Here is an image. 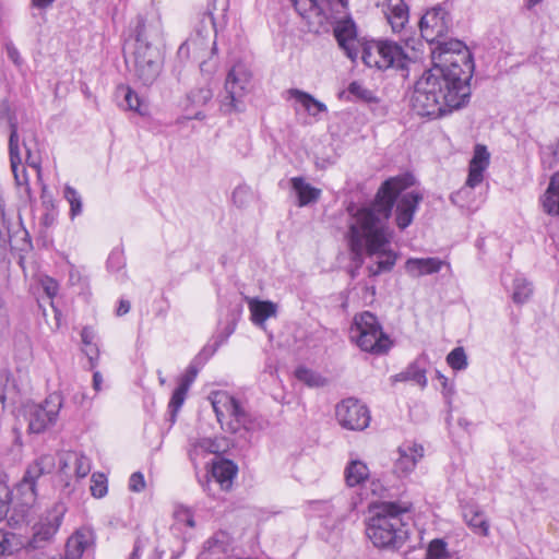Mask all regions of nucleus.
<instances>
[{
	"label": "nucleus",
	"mask_w": 559,
	"mask_h": 559,
	"mask_svg": "<svg viewBox=\"0 0 559 559\" xmlns=\"http://www.w3.org/2000/svg\"><path fill=\"white\" fill-rule=\"evenodd\" d=\"M21 547V542L16 534L0 530V558L13 555Z\"/></svg>",
	"instance_id": "37"
},
{
	"label": "nucleus",
	"mask_w": 559,
	"mask_h": 559,
	"mask_svg": "<svg viewBox=\"0 0 559 559\" xmlns=\"http://www.w3.org/2000/svg\"><path fill=\"white\" fill-rule=\"evenodd\" d=\"M118 92L123 95V100L120 103L121 107L136 111L142 116L146 114V107L143 106L141 98L129 86H121Z\"/></svg>",
	"instance_id": "34"
},
{
	"label": "nucleus",
	"mask_w": 559,
	"mask_h": 559,
	"mask_svg": "<svg viewBox=\"0 0 559 559\" xmlns=\"http://www.w3.org/2000/svg\"><path fill=\"white\" fill-rule=\"evenodd\" d=\"M384 13L393 32H401L409 20L408 7L404 0H386Z\"/></svg>",
	"instance_id": "22"
},
{
	"label": "nucleus",
	"mask_w": 559,
	"mask_h": 559,
	"mask_svg": "<svg viewBox=\"0 0 559 559\" xmlns=\"http://www.w3.org/2000/svg\"><path fill=\"white\" fill-rule=\"evenodd\" d=\"M218 347L219 344H216L215 347L204 346L199 355L190 362L179 383L186 384L187 388H190V385L194 382L202 365L214 355Z\"/></svg>",
	"instance_id": "24"
},
{
	"label": "nucleus",
	"mask_w": 559,
	"mask_h": 559,
	"mask_svg": "<svg viewBox=\"0 0 559 559\" xmlns=\"http://www.w3.org/2000/svg\"><path fill=\"white\" fill-rule=\"evenodd\" d=\"M238 471L237 465L230 460H221L215 462L212 467V475L217 483L221 484L222 488H229L233 478L236 476Z\"/></svg>",
	"instance_id": "28"
},
{
	"label": "nucleus",
	"mask_w": 559,
	"mask_h": 559,
	"mask_svg": "<svg viewBox=\"0 0 559 559\" xmlns=\"http://www.w3.org/2000/svg\"><path fill=\"white\" fill-rule=\"evenodd\" d=\"M289 94L290 97L294 98L297 103H299L310 116L316 117L320 112L328 111V107L325 106V104L316 99L309 93H306L297 88H293L289 90Z\"/></svg>",
	"instance_id": "30"
},
{
	"label": "nucleus",
	"mask_w": 559,
	"mask_h": 559,
	"mask_svg": "<svg viewBox=\"0 0 559 559\" xmlns=\"http://www.w3.org/2000/svg\"><path fill=\"white\" fill-rule=\"evenodd\" d=\"M4 47H5V51H7L8 58L16 67H21L23 64V59H22L17 48L15 47V45L12 41L9 40V41H7L4 44Z\"/></svg>",
	"instance_id": "53"
},
{
	"label": "nucleus",
	"mask_w": 559,
	"mask_h": 559,
	"mask_svg": "<svg viewBox=\"0 0 559 559\" xmlns=\"http://www.w3.org/2000/svg\"><path fill=\"white\" fill-rule=\"evenodd\" d=\"M63 518V511L53 509L48 511L33 526V534L27 542V550H41L48 547L55 538Z\"/></svg>",
	"instance_id": "13"
},
{
	"label": "nucleus",
	"mask_w": 559,
	"mask_h": 559,
	"mask_svg": "<svg viewBox=\"0 0 559 559\" xmlns=\"http://www.w3.org/2000/svg\"><path fill=\"white\" fill-rule=\"evenodd\" d=\"M68 460L74 465V472L78 478L86 477L92 468L91 460L83 453L72 452Z\"/></svg>",
	"instance_id": "42"
},
{
	"label": "nucleus",
	"mask_w": 559,
	"mask_h": 559,
	"mask_svg": "<svg viewBox=\"0 0 559 559\" xmlns=\"http://www.w3.org/2000/svg\"><path fill=\"white\" fill-rule=\"evenodd\" d=\"M543 0H527V7L531 9L542 2Z\"/></svg>",
	"instance_id": "64"
},
{
	"label": "nucleus",
	"mask_w": 559,
	"mask_h": 559,
	"mask_svg": "<svg viewBox=\"0 0 559 559\" xmlns=\"http://www.w3.org/2000/svg\"><path fill=\"white\" fill-rule=\"evenodd\" d=\"M81 338H82V343L84 346L96 345V343H95L96 333L90 326L83 328V330L81 332Z\"/></svg>",
	"instance_id": "55"
},
{
	"label": "nucleus",
	"mask_w": 559,
	"mask_h": 559,
	"mask_svg": "<svg viewBox=\"0 0 559 559\" xmlns=\"http://www.w3.org/2000/svg\"><path fill=\"white\" fill-rule=\"evenodd\" d=\"M211 401L216 418L222 427H224V418L229 417L227 430L231 433H241V431L248 433L258 426L241 403L229 393L224 391L215 392L212 394Z\"/></svg>",
	"instance_id": "8"
},
{
	"label": "nucleus",
	"mask_w": 559,
	"mask_h": 559,
	"mask_svg": "<svg viewBox=\"0 0 559 559\" xmlns=\"http://www.w3.org/2000/svg\"><path fill=\"white\" fill-rule=\"evenodd\" d=\"M361 60L369 68L392 69L408 76L411 58L401 45L392 40H371L362 45Z\"/></svg>",
	"instance_id": "6"
},
{
	"label": "nucleus",
	"mask_w": 559,
	"mask_h": 559,
	"mask_svg": "<svg viewBox=\"0 0 559 559\" xmlns=\"http://www.w3.org/2000/svg\"><path fill=\"white\" fill-rule=\"evenodd\" d=\"M290 183L298 197L299 206H306L316 202L320 197L321 191L306 182L302 177L292 178Z\"/></svg>",
	"instance_id": "26"
},
{
	"label": "nucleus",
	"mask_w": 559,
	"mask_h": 559,
	"mask_svg": "<svg viewBox=\"0 0 559 559\" xmlns=\"http://www.w3.org/2000/svg\"><path fill=\"white\" fill-rule=\"evenodd\" d=\"M295 377L310 388H320L326 382L321 374L304 366L296 368Z\"/></svg>",
	"instance_id": "36"
},
{
	"label": "nucleus",
	"mask_w": 559,
	"mask_h": 559,
	"mask_svg": "<svg viewBox=\"0 0 559 559\" xmlns=\"http://www.w3.org/2000/svg\"><path fill=\"white\" fill-rule=\"evenodd\" d=\"M91 493L94 498H103L107 495V477L103 473H94L91 478Z\"/></svg>",
	"instance_id": "49"
},
{
	"label": "nucleus",
	"mask_w": 559,
	"mask_h": 559,
	"mask_svg": "<svg viewBox=\"0 0 559 559\" xmlns=\"http://www.w3.org/2000/svg\"><path fill=\"white\" fill-rule=\"evenodd\" d=\"M63 198L70 205V218L74 219L83 212V200L79 191L70 185H66L63 189Z\"/></svg>",
	"instance_id": "35"
},
{
	"label": "nucleus",
	"mask_w": 559,
	"mask_h": 559,
	"mask_svg": "<svg viewBox=\"0 0 559 559\" xmlns=\"http://www.w3.org/2000/svg\"><path fill=\"white\" fill-rule=\"evenodd\" d=\"M234 331H235V324H228V325L225 328L224 332H223V333H221V334L217 336V338H216L215 343H214L213 345H207V346H209V347H215V346H216V344H219V346H221L223 343H225V342L227 341V338H228V337L234 333Z\"/></svg>",
	"instance_id": "57"
},
{
	"label": "nucleus",
	"mask_w": 559,
	"mask_h": 559,
	"mask_svg": "<svg viewBox=\"0 0 559 559\" xmlns=\"http://www.w3.org/2000/svg\"><path fill=\"white\" fill-rule=\"evenodd\" d=\"M431 59L432 66L415 83L412 108L418 116L436 119L469 102L474 59L459 39L433 47Z\"/></svg>",
	"instance_id": "1"
},
{
	"label": "nucleus",
	"mask_w": 559,
	"mask_h": 559,
	"mask_svg": "<svg viewBox=\"0 0 559 559\" xmlns=\"http://www.w3.org/2000/svg\"><path fill=\"white\" fill-rule=\"evenodd\" d=\"M69 283L71 286L78 287L80 293H85L88 288V276L85 270L71 264L69 270Z\"/></svg>",
	"instance_id": "44"
},
{
	"label": "nucleus",
	"mask_w": 559,
	"mask_h": 559,
	"mask_svg": "<svg viewBox=\"0 0 559 559\" xmlns=\"http://www.w3.org/2000/svg\"><path fill=\"white\" fill-rule=\"evenodd\" d=\"M335 414L340 425L348 430H364L370 423L368 407L353 397L338 403Z\"/></svg>",
	"instance_id": "15"
},
{
	"label": "nucleus",
	"mask_w": 559,
	"mask_h": 559,
	"mask_svg": "<svg viewBox=\"0 0 559 559\" xmlns=\"http://www.w3.org/2000/svg\"><path fill=\"white\" fill-rule=\"evenodd\" d=\"M320 4H322L323 12L328 17V22L331 16L346 13L348 9V0H319Z\"/></svg>",
	"instance_id": "45"
},
{
	"label": "nucleus",
	"mask_w": 559,
	"mask_h": 559,
	"mask_svg": "<svg viewBox=\"0 0 559 559\" xmlns=\"http://www.w3.org/2000/svg\"><path fill=\"white\" fill-rule=\"evenodd\" d=\"M43 288H44L45 293L47 294V296L49 298H52L58 294L59 285H58L57 281H55L53 278L46 277V280L43 281Z\"/></svg>",
	"instance_id": "54"
},
{
	"label": "nucleus",
	"mask_w": 559,
	"mask_h": 559,
	"mask_svg": "<svg viewBox=\"0 0 559 559\" xmlns=\"http://www.w3.org/2000/svg\"><path fill=\"white\" fill-rule=\"evenodd\" d=\"M344 476L347 486H359L368 479L369 468L362 461L353 460L345 467Z\"/></svg>",
	"instance_id": "31"
},
{
	"label": "nucleus",
	"mask_w": 559,
	"mask_h": 559,
	"mask_svg": "<svg viewBox=\"0 0 559 559\" xmlns=\"http://www.w3.org/2000/svg\"><path fill=\"white\" fill-rule=\"evenodd\" d=\"M175 524L171 526V531L177 532L181 525L190 528L194 527V519L192 511L185 507H178L174 512Z\"/></svg>",
	"instance_id": "46"
},
{
	"label": "nucleus",
	"mask_w": 559,
	"mask_h": 559,
	"mask_svg": "<svg viewBox=\"0 0 559 559\" xmlns=\"http://www.w3.org/2000/svg\"><path fill=\"white\" fill-rule=\"evenodd\" d=\"M349 337L361 350L377 355L386 353L391 345L378 318L370 311L355 314Z\"/></svg>",
	"instance_id": "7"
},
{
	"label": "nucleus",
	"mask_w": 559,
	"mask_h": 559,
	"mask_svg": "<svg viewBox=\"0 0 559 559\" xmlns=\"http://www.w3.org/2000/svg\"><path fill=\"white\" fill-rule=\"evenodd\" d=\"M130 309H131L130 301L126 300V299H120L118 307L116 309V314L118 317L124 316L130 311Z\"/></svg>",
	"instance_id": "59"
},
{
	"label": "nucleus",
	"mask_w": 559,
	"mask_h": 559,
	"mask_svg": "<svg viewBox=\"0 0 559 559\" xmlns=\"http://www.w3.org/2000/svg\"><path fill=\"white\" fill-rule=\"evenodd\" d=\"M56 0H31L32 5L38 10H47Z\"/></svg>",
	"instance_id": "60"
},
{
	"label": "nucleus",
	"mask_w": 559,
	"mask_h": 559,
	"mask_svg": "<svg viewBox=\"0 0 559 559\" xmlns=\"http://www.w3.org/2000/svg\"><path fill=\"white\" fill-rule=\"evenodd\" d=\"M94 544V532L87 527H81L68 538L61 559H82L83 554L91 549Z\"/></svg>",
	"instance_id": "18"
},
{
	"label": "nucleus",
	"mask_w": 559,
	"mask_h": 559,
	"mask_svg": "<svg viewBox=\"0 0 559 559\" xmlns=\"http://www.w3.org/2000/svg\"><path fill=\"white\" fill-rule=\"evenodd\" d=\"M407 179H386L379 189L374 203L358 210L355 222L349 226L348 242L352 260L361 264L366 254L370 259L367 265L369 277L391 272L396 263L397 254L389 248L391 234L388 221L396 193L403 188L401 181H407Z\"/></svg>",
	"instance_id": "2"
},
{
	"label": "nucleus",
	"mask_w": 559,
	"mask_h": 559,
	"mask_svg": "<svg viewBox=\"0 0 559 559\" xmlns=\"http://www.w3.org/2000/svg\"><path fill=\"white\" fill-rule=\"evenodd\" d=\"M399 457L394 463V471L400 476L409 474L416 466L417 462L424 455V449L416 443L406 442L399 447Z\"/></svg>",
	"instance_id": "19"
},
{
	"label": "nucleus",
	"mask_w": 559,
	"mask_h": 559,
	"mask_svg": "<svg viewBox=\"0 0 559 559\" xmlns=\"http://www.w3.org/2000/svg\"><path fill=\"white\" fill-rule=\"evenodd\" d=\"M9 325V318L7 308L4 306L3 299L0 296V334L8 328Z\"/></svg>",
	"instance_id": "58"
},
{
	"label": "nucleus",
	"mask_w": 559,
	"mask_h": 559,
	"mask_svg": "<svg viewBox=\"0 0 559 559\" xmlns=\"http://www.w3.org/2000/svg\"><path fill=\"white\" fill-rule=\"evenodd\" d=\"M233 202L237 207H246L253 198L252 190L247 185H239L233 191Z\"/></svg>",
	"instance_id": "48"
},
{
	"label": "nucleus",
	"mask_w": 559,
	"mask_h": 559,
	"mask_svg": "<svg viewBox=\"0 0 559 559\" xmlns=\"http://www.w3.org/2000/svg\"><path fill=\"white\" fill-rule=\"evenodd\" d=\"M102 382H103V378H102L100 372L95 371L93 374V386H94L95 391L100 390Z\"/></svg>",
	"instance_id": "61"
},
{
	"label": "nucleus",
	"mask_w": 559,
	"mask_h": 559,
	"mask_svg": "<svg viewBox=\"0 0 559 559\" xmlns=\"http://www.w3.org/2000/svg\"><path fill=\"white\" fill-rule=\"evenodd\" d=\"M249 309L251 320L257 325H263L269 318L276 313V305L269 300L251 299L249 301Z\"/></svg>",
	"instance_id": "29"
},
{
	"label": "nucleus",
	"mask_w": 559,
	"mask_h": 559,
	"mask_svg": "<svg viewBox=\"0 0 559 559\" xmlns=\"http://www.w3.org/2000/svg\"><path fill=\"white\" fill-rule=\"evenodd\" d=\"M9 155L15 182L20 187L21 193H23L31 201L32 189L28 182V177L24 168L20 170L22 159L20 155L17 124L13 120L10 121Z\"/></svg>",
	"instance_id": "16"
},
{
	"label": "nucleus",
	"mask_w": 559,
	"mask_h": 559,
	"mask_svg": "<svg viewBox=\"0 0 559 559\" xmlns=\"http://www.w3.org/2000/svg\"><path fill=\"white\" fill-rule=\"evenodd\" d=\"M436 378L442 388V394L449 407L452 405V396L454 395V385L450 383L448 378L442 374L439 370H436Z\"/></svg>",
	"instance_id": "51"
},
{
	"label": "nucleus",
	"mask_w": 559,
	"mask_h": 559,
	"mask_svg": "<svg viewBox=\"0 0 559 559\" xmlns=\"http://www.w3.org/2000/svg\"><path fill=\"white\" fill-rule=\"evenodd\" d=\"M347 92L356 100H361L367 104L378 103L379 100L371 90L357 81H354L348 85Z\"/></svg>",
	"instance_id": "40"
},
{
	"label": "nucleus",
	"mask_w": 559,
	"mask_h": 559,
	"mask_svg": "<svg viewBox=\"0 0 559 559\" xmlns=\"http://www.w3.org/2000/svg\"><path fill=\"white\" fill-rule=\"evenodd\" d=\"M61 407L62 395L59 392L50 393L43 403L28 404L26 406L27 431L36 435L46 431L56 424Z\"/></svg>",
	"instance_id": "10"
},
{
	"label": "nucleus",
	"mask_w": 559,
	"mask_h": 559,
	"mask_svg": "<svg viewBox=\"0 0 559 559\" xmlns=\"http://www.w3.org/2000/svg\"><path fill=\"white\" fill-rule=\"evenodd\" d=\"M449 552L447 543L443 539L436 538L431 540L427 547L425 559H448Z\"/></svg>",
	"instance_id": "47"
},
{
	"label": "nucleus",
	"mask_w": 559,
	"mask_h": 559,
	"mask_svg": "<svg viewBox=\"0 0 559 559\" xmlns=\"http://www.w3.org/2000/svg\"><path fill=\"white\" fill-rule=\"evenodd\" d=\"M542 203L547 214L552 216L559 215V171L551 176Z\"/></svg>",
	"instance_id": "25"
},
{
	"label": "nucleus",
	"mask_w": 559,
	"mask_h": 559,
	"mask_svg": "<svg viewBox=\"0 0 559 559\" xmlns=\"http://www.w3.org/2000/svg\"><path fill=\"white\" fill-rule=\"evenodd\" d=\"M229 5V0H207L206 1V13L214 20V15H224Z\"/></svg>",
	"instance_id": "50"
},
{
	"label": "nucleus",
	"mask_w": 559,
	"mask_h": 559,
	"mask_svg": "<svg viewBox=\"0 0 559 559\" xmlns=\"http://www.w3.org/2000/svg\"><path fill=\"white\" fill-rule=\"evenodd\" d=\"M85 354L88 358L91 368L96 367L99 357V349L97 345L85 346Z\"/></svg>",
	"instance_id": "56"
},
{
	"label": "nucleus",
	"mask_w": 559,
	"mask_h": 559,
	"mask_svg": "<svg viewBox=\"0 0 559 559\" xmlns=\"http://www.w3.org/2000/svg\"><path fill=\"white\" fill-rule=\"evenodd\" d=\"M53 468L55 459L51 455H41L27 466L22 480L12 490L0 481V522L10 510L19 518L11 515L10 521L24 520L36 500L37 479L50 474Z\"/></svg>",
	"instance_id": "5"
},
{
	"label": "nucleus",
	"mask_w": 559,
	"mask_h": 559,
	"mask_svg": "<svg viewBox=\"0 0 559 559\" xmlns=\"http://www.w3.org/2000/svg\"><path fill=\"white\" fill-rule=\"evenodd\" d=\"M134 72L143 85H152L158 78L163 57L158 45L163 39V23L158 15H139L134 27Z\"/></svg>",
	"instance_id": "4"
},
{
	"label": "nucleus",
	"mask_w": 559,
	"mask_h": 559,
	"mask_svg": "<svg viewBox=\"0 0 559 559\" xmlns=\"http://www.w3.org/2000/svg\"><path fill=\"white\" fill-rule=\"evenodd\" d=\"M145 488L144 475L141 472H134L129 478V489L133 492H141Z\"/></svg>",
	"instance_id": "52"
},
{
	"label": "nucleus",
	"mask_w": 559,
	"mask_h": 559,
	"mask_svg": "<svg viewBox=\"0 0 559 559\" xmlns=\"http://www.w3.org/2000/svg\"><path fill=\"white\" fill-rule=\"evenodd\" d=\"M490 154L487 147L477 144L474 150V155L469 162L468 176L466 185L471 188L478 186L484 179V171L489 165Z\"/></svg>",
	"instance_id": "20"
},
{
	"label": "nucleus",
	"mask_w": 559,
	"mask_h": 559,
	"mask_svg": "<svg viewBox=\"0 0 559 559\" xmlns=\"http://www.w3.org/2000/svg\"><path fill=\"white\" fill-rule=\"evenodd\" d=\"M328 25L333 26V35L340 49L348 59L356 61L359 56V47L362 48L364 43H360L357 25L349 11L331 16Z\"/></svg>",
	"instance_id": "11"
},
{
	"label": "nucleus",
	"mask_w": 559,
	"mask_h": 559,
	"mask_svg": "<svg viewBox=\"0 0 559 559\" xmlns=\"http://www.w3.org/2000/svg\"><path fill=\"white\" fill-rule=\"evenodd\" d=\"M213 98V92L207 86H202L198 88L191 90L187 95V111H191L189 118L203 120L205 118V114L199 108L205 106Z\"/></svg>",
	"instance_id": "21"
},
{
	"label": "nucleus",
	"mask_w": 559,
	"mask_h": 559,
	"mask_svg": "<svg viewBox=\"0 0 559 559\" xmlns=\"http://www.w3.org/2000/svg\"><path fill=\"white\" fill-rule=\"evenodd\" d=\"M130 555L132 557L136 558V559L141 558V556H142V546H141L140 542H135L134 543L133 550H132V552Z\"/></svg>",
	"instance_id": "62"
},
{
	"label": "nucleus",
	"mask_w": 559,
	"mask_h": 559,
	"mask_svg": "<svg viewBox=\"0 0 559 559\" xmlns=\"http://www.w3.org/2000/svg\"><path fill=\"white\" fill-rule=\"evenodd\" d=\"M106 265L107 270L116 275L117 281L120 283L127 281L126 257L122 247H116L110 251Z\"/></svg>",
	"instance_id": "32"
},
{
	"label": "nucleus",
	"mask_w": 559,
	"mask_h": 559,
	"mask_svg": "<svg viewBox=\"0 0 559 559\" xmlns=\"http://www.w3.org/2000/svg\"><path fill=\"white\" fill-rule=\"evenodd\" d=\"M464 518L468 526L473 527L477 533L487 535L488 523L483 512L475 511L473 509H466Z\"/></svg>",
	"instance_id": "39"
},
{
	"label": "nucleus",
	"mask_w": 559,
	"mask_h": 559,
	"mask_svg": "<svg viewBox=\"0 0 559 559\" xmlns=\"http://www.w3.org/2000/svg\"><path fill=\"white\" fill-rule=\"evenodd\" d=\"M292 4L296 12L307 21L310 32L319 34L326 29L328 17L319 0H292Z\"/></svg>",
	"instance_id": "17"
},
{
	"label": "nucleus",
	"mask_w": 559,
	"mask_h": 559,
	"mask_svg": "<svg viewBox=\"0 0 559 559\" xmlns=\"http://www.w3.org/2000/svg\"><path fill=\"white\" fill-rule=\"evenodd\" d=\"M411 507L409 503L382 501L370 508L366 534L376 547L399 550L405 545L409 536Z\"/></svg>",
	"instance_id": "3"
},
{
	"label": "nucleus",
	"mask_w": 559,
	"mask_h": 559,
	"mask_svg": "<svg viewBox=\"0 0 559 559\" xmlns=\"http://www.w3.org/2000/svg\"><path fill=\"white\" fill-rule=\"evenodd\" d=\"M317 506L320 507L322 510L326 511L329 514L332 512L333 507L326 502H317Z\"/></svg>",
	"instance_id": "63"
},
{
	"label": "nucleus",
	"mask_w": 559,
	"mask_h": 559,
	"mask_svg": "<svg viewBox=\"0 0 559 559\" xmlns=\"http://www.w3.org/2000/svg\"><path fill=\"white\" fill-rule=\"evenodd\" d=\"M23 146L26 153V163L36 170L38 179L41 177V151L39 142L34 133L23 139Z\"/></svg>",
	"instance_id": "27"
},
{
	"label": "nucleus",
	"mask_w": 559,
	"mask_h": 559,
	"mask_svg": "<svg viewBox=\"0 0 559 559\" xmlns=\"http://www.w3.org/2000/svg\"><path fill=\"white\" fill-rule=\"evenodd\" d=\"M396 178H408L407 181H401V185L405 183V187L399 189V192L396 193V197L394 199L393 205L396 203V210H395V221L396 225L400 229L407 228L413 219L414 215L418 209L419 203L423 200V195L415 191H408L402 193L406 188L413 185V176L411 175H403L397 176Z\"/></svg>",
	"instance_id": "14"
},
{
	"label": "nucleus",
	"mask_w": 559,
	"mask_h": 559,
	"mask_svg": "<svg viewBox=\"0 0 559 559\" xmlns=\"http://www.w3.org/2000/svg\"><path fill=\"white\" fill-rule=\"evenodd\" d=\"M442 265L443 261L439 258H409L405 262V270L409 275L419 277L440 272Z\"/></svg>",
	"instance_id": "23"
},
{
	"label": "nucleus",
	"mask_w": 559,
	"mask_h": 559,
	"mask_svg": "<svg viewBox=\"0 0 559 559\" xmlns=\"http://www.w3.org/2000/svg\"><path fill=\"white\" fill-rule=\"evenodd\" d=\"M189 388H187L186 384H178V386L173 392L171 399L168 403V413H169V420L174 424L176 421V416L179 409L181 408L182 404L185 403L186 395Z\"/></svg>",
	"instance_id": "38"
},
{
	"label": "nucleus",
	"mask_w": 559,
	"mask_h": 559,
	"mask_svg": "<svg viewBox=\"0 0 559 559\" xmlns=\"http://www.w3.org/2000/svg\"><path fill=\"white\" fill-rule=\"evenodd\" d=\"M447 364L454 371L465 370L468 366V360L464 348L461 346L453 348L447 356Z\"/></svg>",
	"instance_id": "43"
},
{
	"label": "nucleus",
	"mask_w": 559,
	"mask_h": 559,
	"mask_svg": "<svg viewBox=\"0 0 559 559\" xmlns=\"http://www.w3.org/2000/svg\"><path fill=\"white\" fill-rule=\"evenodd\" d=\"M397 381H414L421 388L427 385L426 371L418 368L415 364L411 365L405 371L395 376Z\"/></svg>",
	"instance_id": "41"
},
{
	"label": "nucleus",
	"mask_w": 559,
	"mask_h": 559,
	"mask_svg": "<svg viewBox=\"0 0 559 559\" xmlns=\"http://www.w3.org/2000/svg\"><path fill=\"white\" fill-rule=\"evenodd\" d=\"M450 23V15L444 8L438 5L427 10L419 20V29L423 38L433 44L435 47L441 43H448V40L442 38L447 35Z\"/></svg>",
	"instance_id": "12"
},
{
	"label": "nucleus",
	"mask_w": 559,
	"mask_h": 559,
	"mask_svg": "<svg viewBox=\"0 0 559 559\" xmlns=\"http://www.w3.org/2000/svg\"><path fill=\"white\" fill-rule=\"evenodd\" d=\"M533 292V284L527 278L522 275L514 276L511 285V298L514 304L524 305L531 299Z\"/></svg>",
	"instance_id": "33"
},
{
	"label": "nucleus",
	"mask_w": 559,
	"mask_h": 559,
	"mask_svg": "<svg viewBox=\"0 0 559 559\" xmlns=\"http://www.w3.org/2000/svg\"><path fill=\"white\" fill-rule=\"evenodd\" d=\"M251 74L241 63L235 64L225 81V92L219 100V109L224 114L245 110V97L249 91Z\"/></svg>",
	"instance_id": "9"
}]
</instances>
